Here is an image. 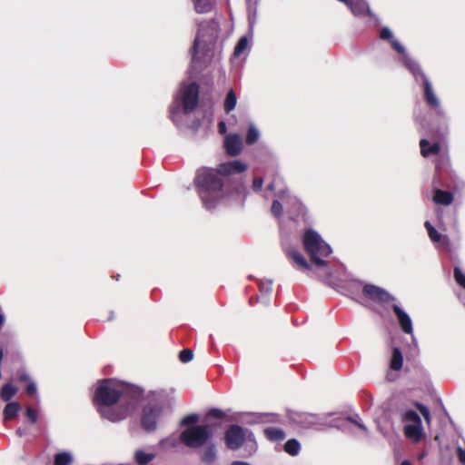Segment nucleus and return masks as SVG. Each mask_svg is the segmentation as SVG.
Masks as SVG:
<instances>
[{"instance_id": "obj_11", "label": "nucleus", "mask_w": 465, "mask_h": 465, "mask_svg": "<svg viewBox=\"0 0 465 465\" xmlns=\"http://www.w3.org/2000/svg\"><path fill=\"white\" fill-rule=\"evenodd\" d=\"M401 421L404 423V434L407 438L420 441L423 437V427L420 414L412 409L401 411Z\"/></svg>"}, {"instance_id": "obj_8", "label": "nucleus", "mask_w": 465, "mask_h": 465, "mask_svg": "<svg viewBox=\"0 0 465 465\" xmlns=\"http://www.w3.org/2000/svg\"><path fill=\"white\" fill-rule=\"evenodd\" d=\"M406 68L413 75L417 84L420 83L422 88L423 98L427 105L435 110L437 115L444 117L445 111L440 105V101L437 96L432 83L423 72L420 64L416 60H407Z\"/></svg>"}, {"instance_id": "obj_7", "label": "nucleus", "mask_w": 465, "mask_h": 465, "mask_svg": "<svg viewBox=\"0 0 465 465\" xmlns=\"http://www.w3.org/2000/svg\"><path fill=\"white\" fill-rule=\"evenodd\" d=\"M169 408L162 399L160 393H152L148 402L143 407L141 414V426L147 432L156 430L158 425L163 420Z\"/></svg>"}, {"instance_id": "obj_40", "label": "nucleus", "mask_w": 465, "mask_h": 465, "mask_svg": "<svg viewBox=\"0 0 465 465\" xmlns=\"http://www.w3.org/2000/svg\"><path fill=\"white\" fill-rule=\"evenodd\" d=\"M193 358V352L192 350L185 349L183 350L179 354V359L182 362L187 363L191 361Z\"/></svg>"}, {"instance_id": "obj_14", "label": "nucleus", "mask_w": 465, "mask_h": 465, "mask_svg": "<svg viewBox=\"0 0 465 465\" xmlns=\"http://www.w3.org/2000/svg\"><path fill=\"white\" fill-rule=\"evenodd\" d=\"M362 293L370 300L380 303H388L395 300V297L385 289L374 284H364L362 286Z\"/></svg>"}, {"instance_id": "obj_26", "label": "nucleus", "mask_w": 465, "mask_h": 465, "mask_svg": "<svg viewBox=\"0 0 465 465\" xmlns=\"http://www.w3.org/2000/svg\"><path fill=\"white\" fill-rule=\"evenodd\" d=\"M217 457V450L214 444H209L203 451L201 460L206 464H213Z\"/></svg>"}, {"instance_id": "obj_47", "label": "nucleus", "mask_w": 465, "mask_h": 465, "mask_svg": "<svg viewBox=\"0 0 465 465\" xmlns=\"http://www.w3.org/2000/svg\"><path fill=\"white\" fill-rule=\"evenodd\" d=\"M263 184V180L261 177L254 178L252 183V189L254 192H259L262 190Z\"/></svg>"}, {"instance_id": "obj_16", "label": "nucleus", "mask_w": 465, "mask_h": 465, "mask_svg": "<svg viewBox=\"0 0 465 465\" xmlns=\"http://www.w3.org/2000/svg\"><path fill=\"white\" fill-rule=\"evenodd\" d=\"M346 5L347 7L350 8L351 13L355 16H363L368 15L370 17L373 18L376 22H379L378 17L371 12L369 7L368 3L365 0H338Z\"/></svg>"}, {"instance_id": "obj_35", "label": "nucleus", "mask_w": 465, "mask_h": 465, "mask_svg": "<svg viewBox=\"0 0 465 465\" xmlns=\"http://www.w3.org/2000/svg\"><path fill=\"white\" fill-rule=\"evenodd\" d=\"M179 443V440L174 436L171 435L159 441V446L162 448H175Z\"/></svg>"}, {"instance_id": "obj_50", "label": "nucleus", "mask_w": 465, "mask_h": 465, "mask_svg": "<svg viewBox=\"0 0 465 465\" xmlns=\"http://www.w3.org/2000/svg\"><path fill=\"white\" fill-rule=\"evenodd\" d=\"M226 124L224 121H220L219 124H218V131L221 134H226Z\"/></svg>"}, {"instance_id": "obj_25", "label": "nucleus", "mask_w": 465, "mask_h": 465, "mask_svg": "<svg viewBox=\"0 0 465 465\" xmlns=\"http://www.w3.org/2000/svg\"><path fill=\"white\" fill-rule=\"evenodd\" d=\"M261 137V133L259 129L253 123H250L248 125V130L245 136V143L248 145H252L258 142Z\"/></svg>"}, {"instance_id": "obj_38", "label": "nucleus", "mask_w": 465, "mask_h": 465, "mask_svg": "<svg viewBox=\"0 0 465 465\" xmlns=\"http://www.w3.org/2000/svg\"><path fill=\"white\" fill-rule=\"evenodd\" d=\"M414 405L417 408V410L420 411V413L423 416L425 421L427 423H430L431 417H430V412L429 408L418 401H415Z\"/></svg>"}, {"instance_id": "obj_20", "label": "nucleus", "mask_w": 465, "mask_h": 465, "mask_svg": "<svg viewBox=\"0 0 465 465\" xmlns=\"http://www.w3.org/2000/svg\"><path fill=\"white\" fill-rule=\"evenodd\" d=\"M272 280L270 279L259 280L260 296L258 297V300L264 305H269L270 303V295L272 292Z\"/></svg>"}, {"instance_id": "obj_36", "label": "nucleus", "mask_w": 465, "mask_h": 465, "mask_svg": "<svg viewBox=\"0 0 465 465\" xmlns=\"http://www.w3.org/2000/svg\"><path fill=\"white\" fill-rule=\"evenodd\" d=\"M247 5V10L249 14L250 28H252L253 22L252 21V14L255 15L257 5L260 0H245Z\"/></svg>"}, {"instance_id": "obj_10", "label": "nucleus", "mask_w": 465, "mask_h": 465, "mask_svg": "<svg viewBox=\"0 0 465 465\" xmlns=\"http://www.w3.org/2000/svg\"><path fill=\"white\" fill-rule=\"evenodd\" d=\"M242 450L241 457L252 456L258 450V444L254 434L250 429L234 424V452Z\"/></svg>"}, {"instance_id": "obj_32", "label": "nucleus", "mask_w": 465, "mask_h": 465, "mask_svg": "<svg viewBox=\"0 0 465 465\" xmlns=\"http://www.w3.org/2000/svg\"><path fill=\"white\" fill-rule=\"evenodd\" d=\"M20 411V405L17 402H10L8 403L4 410V418L5 420H11L17 416Z\"/></svg>"}, {"instance_id": "obj_55", "label": "nucleus", "mask_w": 465, "mask_h": 465, "mask_svg": "<svg viewBox=\"0 0 465 465\" xmlns=\"http://www.w3.org/2000/svg\"><path fill=\"white\" fill-rule=\"evenodd\" d=\"M16 433H17V435H18V436H20V437H21V436H23L24 431H23V430H22L21 428H19V429L16 430Z\"/></svg>"}, {"instance_id": "obj_18", "label": "nucleus", "mask_w": 465, "mask_h": 465, "mask_svg": "<svg viewBox=\"0 0 465 465\" xmlns=\"http://www.w3.org/2000/svg\"><path fill=\"white\" fill-rule=\"evenodd\" d=\"M424 226L427 230L429 238L434 244H437L438 248L447 249L449 247L450 239L447 235H443L439 232L429 221L424 223Z\"/></svg>"}, {"instance_id": "obj_41", "label": "nucleus", "mask_w": 465, "mask_h": 465, "mask_svg": "<svg viewBox=\"0 0 465 465\" xmlns=\"http://www.w3.org/2000/svg\"><path fill=\"white\" fill-rule=\"evenodd\" d=\"M224 148L229 156H232V134H228L224 138Z\"/></svg>"}, {"instance_id": "obj_28", "label": "nucleus", "mask_w": 465, "mask_h": 465, "mask_svg": "<svg viewBox=\"0 0 465 465\" xmlns=\"http://www.w3.org/2000/svg\"><path fill=\"white\" fill-rule=\"evenodd\" d=\"M74 461V456L70 451L57 452L54 456V465H71Z\"/></svg>"}, {"instance_id": "obj_45", "label": "nucleus", "mask_w": 465, "mask_h": 465, "mask_svg": "<svg viewBox=\"0 0 465 465\" xmlns=\"http://www.w3.org/2000/svg\"><path fill=\"white\" fill-rule=\"evenodd\" d=\"M198 420V416L196 414H192L184 417L182 420L183 425H190L193 424Z\"/></svg>"}, {"instance_id": "obj_29", "label": "nucleus", "mask_w": 465, "mask_h": 465, "mask_svg": "<svg viewBox=\"0 0 465 465\" xmlns=\"http://www.w3.org/2000/svg\"><path fill=\"white\" fill-rule=\"evenodd\" d=\"M403 364V355L398 347L392 349V356L391 359V368L393 371H400Z\"/></svg>"}, {"instance_id": "obj_3", "label": "nucleus", "mask_w": 465, "mask_h": 465, "mask_svg": "<svg viewBox=\"0 0 465 465\" xmlns=\"http://www.w3.org/2000/svg\"><path fill=\"white\" fill-rule=\"evenodd\" d=\"M217 36L218 25L216 22L209 21L199 25L198 33L191 49L192 74L202 71L211 62Z\"/></svg>"}, {"instance_id": "obj_34", "label": "nucleus", "mask_w": 465, "mask_h": 465, "mask_svg": "<svg viewBox=\"0 0 465 465\" xmlns=\"http://www.w3.org/2000/svg\"><path fill=\"white\" fill-rule=\"evenodd\" d=\"M16 392H17L16 387H15L11 383H7V384L4 385L1 390V398L3 401H8L15 395Z\"/></svg>"}, {"instance_id": "obj_9", "label": "nucleus", "mask_w": 465, "mask_h": 465, "mask_svg": "<svg viewBox=\"0 0 465 465\" xmlns=\"http://www.w3.org/2000/svg\"><path fill=\"white\" fill-rule=\"evenodd\" d=\"M290 420L303 429L313 428L321 430L325 427L342 429V424L337 419H331L329 415H317L307 412H292Z\"/></svg>"}, {"instance_id": "obj_23", "label": "nucleus", "mask_w": 465, "mask_h": 465, "mask_svg": "<svg viewBox=\"0 0 465 465\" xmlns=\"http://www.w3.org/2000/svg\"><path fill=\"white\" fill-rule=\"evenodd\" d=\"M336 419L340 420L341 424H342V429H340L342 431H346L348 430L346 423L351 422V423L356 425L364 434H368L367 427L365 426V424L362 422L361 419L357 414L354 416H348L345 419H341V418H336Z\"/></svg>"}, {"instance_id": "obj_44", "label": "nucleus", "mask_w": 465, "mask_h": 465, "mask_svg": "<svg viewBox=\"0 0 465 465\" xmlns=\"http://www.w3.org/2000/svg\"><path fill=\"white\" fill-rule=\"evenodd\" d=\"M247 170V164L239 161L234 160V174L241 173Z\"/></svg>"}, {"instance_id": "obj_31", "label": "nucleus", "mask_w": 465, "mask_h": 465, "mask_svg": "<svg viewBox=\"0 0 465 465\" xmlns=\"http://www.w3.org/2000/svg\"><path fill=\"white\" fill-rule=\"evenodd\" d=\"M301 444L296 439L288 440L284 444V451L291 456H296L300 453Z\"/></svg>"}, {"instance_id": "obj_15", "label": "nucleus", "mask_w": 465, "mask_h": 465, "mask_svg": "<svg viewBox=\"0 0 465 465\" xmlns=\"http://www.w3.org/2000/svg\"><path fill=\"white\" fill-rule=\"evenodd\" d=\"M289 203H292L296 207L299 213L302 211L303 206L298 200L292 199L285 193H282V195L279 196V198L274 199L272 201V204L271 207L272 214L275 218L280 219L282 215L283 207H286Z\"/></svg>"}, {"instance_id": "obj_57", "label": "nucleus", "mask_w": 465, "mask_h": 465, "mask_svg": "<svg viewBox=\"0 0 465 465\" xmlns=\"http://www.w3.org/2000/svg\"><path fill=\"white\" fill-rule=\"evenodd\" d=\"M233 103H234V106H235V105H236V103H237V100H236V96H235V95H234Z\"/></svg>"}, {"instance_id": "obj_49", "label": "nucleus", "mask_w": 465, "mask_h": 465, "mask_svg": "<svg viewBox=\"0 0 465 465\" xmlns=\"http://www.w3.org/2000/svg\"><path fill=\"white\" fill-rule=\"evenodd\" d=\"M37 391L36 384L35 382H30L26 387V392L30 395L35 394Z\"/></svg>"}, {"instance_id": "obj_2", "label": "nucleus", "mask_w": 465, "mask_h": 465, "mask_svg": "<svg viewBox=\"0 0 465 465\" xmlns=\"http://www.w3.org/2000/svg\"><path fill=\"white\" fill-rule=\"evenodd\" d=\"M232 162L220 163L216 168L203 167L197 171L194 184L206 210L213 211L230 198Z\"/></svg>"}, {"instance_id": "obj_43", "label": "nucleus", "mask_w": 465, "mask_h": 465, "mask_svg": "<svg viewBox=\"0 0 465 465\" xmlns=\"http://www.w3.org/2000/svg\"><path fill=\"white\" fill-rule=\"evenodd\" d=\"M224 107L228 114L232 110V88L229 89L227 93Z\"/></svg>"}, {"instance_id": "obj_17", "label": "nucleus", "mask_w": 465, "mask_h": 465, "mask_svg": "<svg viewBox=\"0 0 465 465\" xmlns=\"http://www.w3.org/2000/svg\"><path fill=\"white\" fill-rule=\"evenodd\" d=\"M393 312L396 315L401 331L406 334L413 333L412 321L410 315L398 304H392Z\"/></svg>"}, {"instance_id": "obj_30", "label": "nucleus", "mask_w": 465, "mask_h": 465, "mask_svg": "<svg viewBox=\"0 0 465 465\" xmlns=\"http://www.w3.org/2000/svg\"><path fill=\"white\" fill-rule=\"evenodd\" d=\"M193 3L194 10L198 14H206L213 10V5L211 0H191Z\"/></svg>"}, {"instance_id": "obj_53", "label": "nucleus", "mask_w": 465, "mask_h": 465, "mask_svg": "<svg viewBox=\"0 0 465 465\" xmlns=\"http://www.w3.org/2000/svg\"><path fill=\"white\" fill-rule=\"evenodd\" d=\"M234 465H252V464L247 461L234 460Z\"/></svg>"}, {"instance_id": "obj_27", "label": "nucleus", "mask_w": 465, "mask_h": 465, "mask_svg": "<svg viewBox=\"0 0 465 465\" xmlns=\"http://www.w3.org/2000/svg\"><path fill=\"white\" fill-rule=\"evenodd\" d=\"M252 37V34L242 36L236 46L234 47V57H237L243 54L250 46V41Z\"/></svg>"}, {"instance_id": "obj_48", "label": "nucleus", "mask_w": 465, "mask_h": 465, "mask_svg": "<svg viewBox=\"0 0 465 465\" xmlns=\"http://www.w3.org/2000/svg\"><path fill=\"white\" fill-rule=\"evenodd\" d=\"M457 454L458 459L460 462L463 465H465V449H463L461 446L457 447Z\"/></svg>"}, {"instance_id": "obj_1", "label": "nucleus", "mask_w": 465, "mask_h": 465, "mask_svg": "<svg viewBox=\"0 0 465 465\" xmlns=\"http://www.w3.org/2000/svg\"><path fill=\"white\" fill-rule=\"evenodd\" d=\"M140 396L137 387L108 379L98 383L94 401L100 414L115 422L125 419L135 409Z\"/></svg>"}, {"instance_id": "obj_5", "label": "nucleus", "mask_w": 465, "mask_h": 465, "mask_svg": "<svg viewBox=\"0 0 465 465\" xmlns=\"http://www.w3.org/2000/svg\"><path fill=\"white\" fill-rule=\"evenodd\" d=\"M199 86L195 83L183 84L170 109L172 121L179 125L183 116L190 114L198 104Z\"/></svg>"}, {"instance_id": "obj_46", "label": "nucleus", "mask_w": 465, "mask_h": 465, "mask_svg": "<svg viewBox=\"0 0 465 465\" xmlns=\"http://www.w3.org/2000/svg\"><path fill=\"white\" fill-rule=\"evenodd\" d=\"M26 416L32 423H35L37 421V413L31 407L26 409Z\"/></svg>"}, {"instance_id": "obj_42", "label": "nucleus", "mask_w": 465, "mask_h": 465, "mask_svg": "<svg viewBox=\"0 0 465 465\" xmlns=\"http://www.w3.org/2000/svg\"><path fill=\"white\" fill-rule=\"evenodd\" d=\"M242 150V140L240 134L234 133V156L238 155Z\"/></svg>"}, {"instance_id": "obj_54", "label": "nucleus", "mask_w": 465, "mask_h": 465, "mask_svg": "<svg viewBox=\"0 0 465 465\" xmlns=\"http://www.w3.org/2000/svg\"><path fill=\"white\" fill-rule=\"evenodd\" d=\"M400 465H412L411 462L408 460H404L401 462Z\"/></svg>"}, {"instance_id": "obj_51", "label": "nucleus", "mask_w": 465, "mask_h": 465, "mask_svg": "<svg viewBox=\"0 0 465 465\" xmlns=\"http://www.w3.org/2000/svg\"><path fill=\"white\" fill-rule=\"evenodd\" d=\"M19 380L22 381H27L29 380V377L26 373L22 372L19 374Z\"/></svg>"}, {"instance_id": "obj_19", "label": "nucleus", "mask_w": 465, "mask_h": 465, "mask_svg": "<svg viewBox=\"0 0 465 465\" xmlns=\"http://www.w3.org/2000/svg\"><path fill=\"white\" fill-rule=\"evenodd\" d=\"M282 246L284 249V252L288 258H290L293 263L297 266L298 269L302 270H310L311 264L308 262V261L305 259V257L297 250L287 247L282 242Z\"/></svg>"}, {"instance_id": "obj_6", "label": "nucleus", "mask_w": 465, "mask_h": 465, "mask_svg": "<svg viewBox=\"0 0 465 465\" xmlns=\"http://www.w3.org/2000/svg\"><path fill=\"white\" fill-rule=\"evenodd\" d=\"M302 243L312 263L319 269H325L326 273L330 274L328 263L324 261V258L332 252L331 246L313 229L305 231L302 236Z\"/></svg>"}, {"instance_id": "obj_58", "label": "nucleus", "mask_w": 465, "mask_h": 465, "mask_svg": "<svg viewBox=\"0 0 465 465\" xmlns=\"http://www.w3.org/2000/svg\"><path fill=\"white\" fill-rule=\"evenodd\" d=\"M233 190H234V193H236V187L235 186L233 187Z\"/></svg>"}, {"instance_id": "obj_39", "label": "nucleus", "mask_w": 465, "mask_h": 465, "mask_svg": "<svg viewBox=\"0 0 465 465\" xmlns=\"http://www.w3.org/2000/svg\"><path fill=\"white\" fill-rule=\"evenodd\" d=\"M225 442L229 449H232V424L225 425Z\"/></svg>"}, {"instance_id": "obj_22", "label": "nucleus", "mask_w": 465, "mask_h": 465, "mask_svg": "<svg viewBox=\"0 0 465 465\" xmlns=\"http://www.w3.org/2000/svg\"><path fill=\"white\" fill-rule=\"evenodd\" d=\"M263 433L266 439L272 442H281L286 438L285 431L277 427H267L264 429Z\"/></svg>"}, {"instance_id": "obj_37", "label": "nucleus", "mask_w": 465, "mask_h": 465, "mask_svg": "<svg viewBox=\"0 0 465 465\" xmlns=\"http://www.w3.org/2000/svg\"><path fill=\"white\" fill-rule=\"evenodd\" d=\"M453 277L456 282L463 289H465V273L461 271L460 267H454Z\"/></svg>"}, {"instance_id": "obj_33", "label": "nucleus", "mask_w": 465, "mask_h": 465, "mask_svg": "<svg viewBox=\"0 0 465 465\" xmlns=\"http://www.w3.org/2000/svg\"><path fill=\"white\" fill-rule=\"evenodd\" d=\"M154 457H155V455L153 453H147L142 450H137L135 451V455H134L135 461L139 465L148 464L150 461H152L154 459Z\"/></svg>"}, {"instance_id": "obj_21", "label": "nucleus", "mask_w": 465, "mask_h": 465, "mask_svg": "<svg viewBox=\"0 0 465 465\" xmlns=\"http://www.w3.org/2000/svg\"><path fill=\"white\" fill-rule=\"evenodd\" d=\"M420 153L423 157L427 158L430 155H436L440 152V145L439 143H430L427 139L420 141Z\"/></svg>"}, {"instance_id": "obj_24", "label": "nucleus", "mask_w": 465, "mask_h": 465, "mask_svg": "<svg viewBox=\"0 0 465 465\" xmlns=\"http://www.w3.org/2000/svg\"><path fill=\"white\" fill-rule=\"evenodd\" d=\"M454 196L453 193L448 191H444L441 189H436L434 191L433 201L436 203L442 205H450L453 202Z\"/></svg>"}, {"instance_id": "obj_13", "label": "nucleus", "mask_w": 465, "mask_h": 465, "mask_svg": "<svg viewBox=\"0 0 465 465\" xmlns=\"http://www.w3.org/2000/svg\"><path fill=\"white\" fill-rule=\"evenodd\" d=\"M380 38L384 41H389L391 47L401 54L400 61L406 67L407 60H414L406 51L405 46L398 41L393 35V32L388 27L383 26L380 31Z\"/></svg>"}, {"instance_id": "obj_12", "label": "nucleus", "mask_w": 465, "mask_h": 465, "mask_svg": "<svg viewBox=\"0 0 465 465\" xmlns=\"http://www.w3.org/2000/svg\"><path fill=\"white\" fill-rule=\"evenodd\" d=\"M262 421L278 422L279 415L266 414L264 417L255 412H234V424L253 425Z\"/></svg>"}, {"instance_id": "obj_4", "label": "nucleus", "mask_w": 465, "mask_h": 465, "mask_svg": "<svg viewBox=\"0 0 465 465\" xmlns=\"http://www.w3.org/2000/svg\"><path fill=\"white\" fill-rule=\"evenodd\" d=\"M213 417L218 420L214 422H207L201 425H193L188 427L182 431L180 440L183 441L187 447L197 449L206 443L217 433V428L223 424L222 420L223 412L219 410H212L208 413V419Z\"/></svg>"}, {"instance_id": "obj_56", "label": "nucleus", "mask_w": 465, "mask_h": 465, "mask_svg": "<svg viewBox=\"0 0 465 465\" xmlns=\"http://www.w3.org/2000/svg\"><path fill=\"white\" fill-rule=\"evenodd\" d=\"M274 189L273 183H270L267 185V190L272 191Z\"/></svg>"}, {"instance_id": "obj_52", "label": "nucleus", "mask_w": 465, "mask_h": 465, "mask_svg": "<svg viewBox=\"0 0 465 465\" xmlns=\"http://www.w3.org/2000/svg\"><path fill=\"white\" fill-rule=\"evenodd\" d=\"M354 288L359 289L361 286V282L360 281H352L351 283Z\"/></svg>"}]
</instances>
